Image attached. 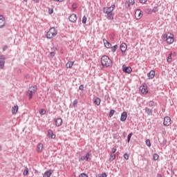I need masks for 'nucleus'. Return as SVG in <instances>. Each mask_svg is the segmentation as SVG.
I'll return each instance as SVG.
<instances>
[{"instance_id": "nucleus-1", "label": "nucleus", "mask_w": 177, "mask_h": 177, "mask_svg": "<svg viewBox=\"0 0 177 177\" xmlns=\"http://www.w3.org/2000/svg\"><path fill=\"white\" fill-rule=\"evenodd\" d=\"M101 64L103 67H111L113 66V61L107 55H104L101 58Z\"/></svg>"}, {"instance_id": "nucleus-2", "label": "nucleus", "mask_w": 177, "mask_h": 177, "mask_svg": "<svg viewBox=\"0 0 177 177\" xmlns=\"http://www.w3.org/2000/svg\"><path fill=\"white\" fill-rule=\"evenodd\" d=\"M56 35H57V30H56L55 27H52L46 32V38L48 39H52V38H53V37H56Z\"/></svg>"}, {"instance_id": "nucleus-3", "label": "nucleus", "mask_w": 177, "mask_h": 177, "mask_svg": "<svg viewBox=\"0 0 177 177\" xmlns=\"http://www.w3.org/2000/svg\"><path fill=\"white\" fill-rule=\"evenodd\" d=\"M31 88H32V90H28L27 91V95L28 96H29L28 97L29 100H31V99H32V96H34L37 91H38V87L37 86V85L31 86L29 87L30 89H31Z\"/></svg>"}, {"instance_id": "nucleus-4", "label": "nucleus", "mask_w": 177, "mask_h": 177, "mask_svg": "<svg viewBox=\"0 0 177 177\" xmlns=\"http://www.w3.org/2000/svg\"><path fill=\"white\" fill-rule=\"evenodd\" d=\"M163 39H165L169 45L174 44V41H175V39H174V35L172 33H169V35H164Z\"/></svg>"}, {"instance_id": "nucleus-5", "label": "nucleus", "mask_w": 177, "mask_h": 177, "mask_svg": "<svg viewBox=\"0 0 177 177\" xmlns=\"http://www.w3.org/2000/svg\"><path fill=\"white\" fill-rule=\"evenodd\" d=\"M106 7H104L102 8L103 10V13H105L106 15H107L106 16V19L108 20H114V17L113 16V10H106Z\"/></svg>"}, {"instance_id": "nucleus-6", "label": "nucleus", "mask_w": 177, "mask_h": 177, "mask_svg": "<svg viewBox=\"0 0 177 177\" xmlns=\"http://www.w3.org/2000/svg\"><path fill=\"white\" fill-rule=\"evenodd\" d=\"M140 91H141V93L143 95H147L149 93V90H147V85L144 84L140 86Z\"/></svg>"}, {"instance_id": "nucleus-7", "label": "nucleus", "mask_w": 177, "mask_h": 177, "mask_svg": "<svg viewBox=\"0 0 177 177\" xmlns=\"http://www.w3.org/2000/svg\"><path fill=\"white\" fill-rule=\"evenodd\" d=\"M163 125L165 127H169L171 125V118L169 116H165L164 118Z\"/></svg>"}, {"instance_id": "nucleus-8", "label": "nucleus", "mask_w": 177, "mask_h": 177, "mask_svg": "<svg viewBox=\"0 0 177 177\" xmlns=\"http://www.w3.org/2000/svg\"><path fill=\"white\" fill-rule=\"evenodd\" d=\"M91 153H86V156H83L79 158V161H89L91 160Z\"/></svg>"}, {"instance_id": "nucleus-9", "label": "nucleus", "mask_w": 177, "mask_h": 177, "mask_svg": "<svg viewBox=\"0 0 177 177\" xmlns=\"http://www.w3.org/2000/svg\"><path fill=\"white\" fill-rule=\"evenodd\" d=\"M6 26V19L3 15H0V28H3Z\"/></svg>"}, {"instance_id": "nucleus-10", "label": "nucleus", "mask_w": 177, "mask_h": 177, "mask_svg": "<svg viewBox=\"0 0 177 177\" xmlns=\"http://www.w3.org/2000/svg\"><path fill=\"white\" fill-rule=\"evenodd\" d=\"M122 71L123 73H126V74H131V73H132V68L131 66L123 65Z\"/></svg>"}, {"instance_id": "nucleus-11", "label": "nucleus", "mask_w": 177, "mask_h": 177, "mask_svg": "<svg viewBox=\"0 0 177 177\" xmlns=\"http://www.w3.org/2000/svg\"><path fill=\"white\" fill-rule=\"evenodd\" d=\"M5 60L6 57L3 55H0V68H3L5 67Z\"/></svg>"}, {"instance_id": "nucleus-12", "label": "nucleus", "mask_w": 177, "mask_h": 177, "mask_svg": "<svg viewBox=\"0 0 177 177\" xmlns=\"http://www.w3.org/2000/svg\"><path fill=\"white\" fill-rule=\"evenodd\" d=\"M47 136L49 139H56V134L53 133L52 129H48L47 131Z\"/></svg>"}, {"instance_id": "nucleus-13", "label": "nucleus", "mask_w": 177, "mask_h": 177, "mask_svg": "<svg viewBox=\"0 0 177 177\" xmlns=\"http://www.w3.org/2000/svg\"><path fill=\"white\" fill-rule=\"evenodd\" d=\"M55 127H62L63 124V119L62 118H55Z\"/></svg>"}, {"instance_id": "nucleus-14", "label": "nucleus", "mask_w": 177, "mask_h": 177, "mask_svg": "<svg viewBox=\"0 0 177 177\" xmlns=\"http://www.w3.org/2000/svg\"><path fill=\"white\" fill-rule=\"evenodd\" d=\"M147 77H148V80H153V78H154V77H156V71L154 70L150 71L147 73Z\"/></svg>"}, {"instance_id": "nucleus-15", "label": "nucleus", "mask_w": 177, "mask_h": 177, "mask_svg": "<svg viewBox=\"0 0 177 177\" xmlns=\"http://www.w3.org/2000/svg\"><path fill=\"white\" fill-rule=\"evenodd\" d=\"M68 20L71 23H75L77 21V15L71 14L68 17Z\"/></svg>"}, {"instance_id": "nucleus-16", "label": "nucleus", "mask_w": 177, "mask_h": 177, "mask_svg": "<svg viewBox=\"0 0 177 177\" xmlns=\"http://www.w3.org/2000/svg\"><path fill=\"white\" fill-rule=\"evenodd\" d=\"M93 102L94 104H95L96 106H100L102 100H100V98L98 97H94L93 98Z\"/></svg>"}, {"instance_id": "nucleus-17", "label": "nucleus", "mask_w": 177, "mask_h": 177, "mask_svg": "<svg viewBox=\"0 0 177 177\" xmlns=\"http://www.w3.org/2000/svg\"><path fill=\"white\" fill-rule=\"evenodd\" d=\"M127 116L128 113H127V111H124L123 113H122L120 116V121H122V122H124V121L127 120Z\"/></svg>"}, {"instance_id": "nucleus-18", "label": "nucleus", "mask_w": 177, "mask_h": 177, "mask_svg": "<svg viewBox=\"0 0 177 177\" xmlns=\"http://www.w3.org/2000/svg\"><path fill=\"white\" fill-rule=\"evenodd\" d=\"M127 44L122 43V44H120V50L121 52H122V53H125V52H127Z\"/></svg>"}, {"instance_id": "nucleus-19", "label": "nucleus", "mask_w": 177, "mask_h": 177, "mask_svg": "<svg viewBox=\"0 0 177 177\" xmlns=\"http://www.w3.org/2000/svg\"><path fill=\"white\" fill-rule=\"evenodd\" d=\"M103 42L105 48H107V49H110V48H111V43L109 41H107L106 39H103Z\"/></svg>"}, {"instance_id": "nucleus-20", "label": "nucleus", "mask_w": 177, "mask_h": 177, "mask_svg": "<svg viewBox=\"0 0 177 177\" xmlns=\"http://www.w3.org/2000/svg\"><path fill=\"white\" fill-rule=\"evenodd\" d=\"M53 172V171L51 169L47 170L43 174V177H50Z\"/></svg>"}, {"instance_id": "nucleus-21", "label": "nucleus", "mask_w": 177, "mask_h": 177, "mask_svg": "<svg viewBox=\"0 0 177 177\" xmlns=\"http://www.w3.org/2000/svg\"><path fill=\"white\" fill-rule=\"evenodd\" d=\"M131 5H135V0H129V1L125 2V6L127 8H129Z\"/></svg>"}, {"instance_id": "nucleus-22", "label": "nucleus", "mask_w": 177, "mask_h": 177, "mask_svg": "<svg viewBox=\"0 0 177 177\" xmlns=\"http://www.w3.org/2000/svg\"><path fill=\"white\" fill-rule=\"evenodd\" d=\"M17 111H19V106L15 105L12 109V114H17Z\"/></svg>"}, {"instance_id": "nucleus-23", "label": "nucleus", "mask_w": 177, "mask_h": 177, "mask_svg": "<svg viewBox=\"0 0 177 177\" xmlns=\"http://www.w3.org/2000/svg\"><path fill=\"white\" fill-rule=\"evenodd\" d=\"M145 113L147 115H151L153 114V109H149L148 107L145 108Z\"/></svg>"}, {"instance_id": "nucleus-24", "label": "nucleus", "mask_w": 177, "mask_h": 177, "mask_svg": "<svg viewBox=\"0 0 177 177\" xmlns=\"http://www.w3.org/2000/svg\"><path fill=\"white\" fill-rule=\"evenodd\" d=\"M73 64H74V62L68 61L66 64V68H71Z\"/></svg>"}, {"instance_id": "nucleus-25", "label": "nucleus", "mask_w": 177, "mask_h": 177, "mask_svg": "<svg viewBox=\"0 0 177 177\" xmlns=\"http://www.w3.org/2000/svg\"><path fill=\"white\" fill-rule=\"evenodd\" d=\"M37 152L41 153L42 151V149H44V145L41 143L37 145Z\"/></svg>"}, {"instance_id": "nucleus-26", "label": "nucleus", "mask_w": 177, "mask_h": 177, "mask_svg": "<svg viewBox=\"0 0 177 177\" xmlns=\"http://www.w3.org/2000/svg\"><path fill=\"white\" fill-rule=\"evenodd\" d=\"M167 63H172V53H170L167 57Z\"/></svg>"}, {"instance_id": "nucleus-27", "label": "nucleus", "mask_w": 177, "mask_h": 177, "mask_svg": "<svg viewBox=\"0 0 177 177\" xmlns=\"http://www.w3.org/2000/svg\"><path fill=\"white\" fill-rule=\"evenodd\" d=\"M115 9V4H113L110 7H106V10H112V12H113Z\"/></svg>"}, {"instance_id": "nucleus-28", "label": "nucleus", "mask_w": 177, "mask_h": 177, "mask_svg": "<svg viewBox=\"0 0 177 177\" xmlns=\"http://www.w3.org/2000/svg\"><path fill=\"white\" fill-rule=\"evenodd\" d=\"M133 135V133H130L127 136V143H129L131 142V138H132Z\"/></svg>"}, {"instance_id": "nucleus-29", "label": "nucleus", "mask_w": 177, "mask_h": 177, "mask_svg": "<svg viewBox=\"0 0 177 177\" xmlns=\"http://www.w3.org/2000/svg\"><path fill=\"white\" fill-rule=\"evenodd\" d=\"M137 12H139L138 19H142V17H143V12H142V10H140V9H138Z\"/></svg>"}, {"instance_id": "nucleus-30", "label": "nucleus", "mask_w": 177, "mask_h": 177, "mask_svg": "<svg viewBox=\"0 0 177 177\" xmlns=\"http://www.w3.org/2000/svg\"><path fill=\"white\" fill-rule=\"evenodd\" d=\"M24 176H27L28 175V167H25V169L23 173Z\"/></svg>"}, {"instance_id": "nucleus-31", "label": "nucleus", "mask_w": 177, "mask_h": 177, "mask_svg": "<svg viewBox=\"0 0 177 177\" xmlns=\"http://www.w3.org/2000/svg\"><path fill=\"white\" fill-rule=\"evenodd\" d=\"M109 160L110 161H114V160H115V154L111 153Z\"/></svg>"}, {"instance_id": "nucleus-32", "label": "nucleus", "mask_w": 177, "mask_h": 177, "mask_svg": "<svg viewBox=\"0 0 177 177\" xmlns=\"http://www.w3.org/2000/svg\"><path fill=\"white\" fill-rule=\"evenodd\" d=\"M114 113H115V111L114 109H111L109 111V117H110L111 118V117H113V115H114Z\"/></svg>"}, {"instance_id": "nucleus-33", "label": "nucleus", "mask_w": 177, "mask_h": 177, "mask_svg": "<svg viewBox=\"0 0 177 177\" xmlns=\"http://www.w3.org/2000/svg\"><path fill=\"white\" fill-rule=\"evenodd\" d=\"M148 105H149V107H153V106H156V102L151 100L148 102Z\"/></svg>"}, {"instance_id": "nucleus-34", "label": "nucleus", "mask_w": 177, "mask_h": 177, "mask_svg": "<svg viewBox=\"0 0 177 177\" xmlns=\"http://www.w3.org/2000/svg\"><path fill=\"white\" fill-rule=\"evenodd\" d=\"M158 158H160V156H158V154L154 153V154L153 155V159L155 161H157V160H158Z\"/></svg>"}, {"instance_id": "nucleus-35", "label": "nucleus", "mask_w": 177, "mask_h": 177, "mask_svg": "<svg viewBox=\"0 0 177 177\" xmlns=\"http://www.w3.org/2000/svg\"><path fill=\"white\" fill-rule=\"evenodd\" d=\"M117 48H118V46L117 44H115V46H113L112 47L111 49V52H113L114 53V52H115L117 50Z\"/></svg>"}, {"instance_id": "nucleus-36", "label": "nucleus", "mask_w": 177, "mask_h": 177, "mask_svg": "<svg viewBox=\"0 0 177 177\" xmlns=\"http://www.w3.org/2000/svg\"><path fill=\"white\" fill-rule=\"evenodd\" d=\"M104 100H105L106 102H108V103H110V96L108 95H106L104 96Z\"/></svg>"}, {"instance_id": "nucleus-37", "label": "nucleus", "mask_w": 177, "mask_h": 177, "mask_svg": "<svg viewBox=\"0 0 177 177\" xmlns=\"http://www.w3.org/2000/svg\"><path fill=\"white\" fill-rule=\"evenodd\" d=\"M145 142L147 146H148V147H151V143L150 142V139L146 140Z\"/></svg>"}, {"instance_id": "nucleus-38", "label": "nucleus", "mask_w": 177, "mask_h": 177, "mask_svg": "<svg viewBox=\"0 0 177 177\" xmlns=\"http://www.w3.org/2000/svg\"><path fill=\"white\" fill-rule=\"evenodd\" d=\"M86 20H88V19L86 18V16H84L83 17H82V24H86Z\"/></svg>"}, {"instance_id": "nucleus-39", "label": "nucleus", "mask_w": 177, "mask_h": 177, "mask_svg": "<svg viewBox=\"0 0 177 177\" xmlns=\"http://www.w3.org/2000/svg\"><path fill=\"white\" fill-rule=\"evenodd\" d=\"M156 12H158V7L155 6V7L152 9V12L156 13Z\"/></svg>"}, {"instance_id": "nucleus-40", "label": "nucleus", "mask_w": 177, "mask_h": 177, "mask_svg": "<svg viewBox=\"0 0 177 177\" xmlns=\"http://www.w3.org/2000/svg\"><path fill=\"white\" fill-rule=\"evenodd\" d=\"M123 157L124 160H129V155L127 153H124Z\"/></svg>"}, {"instance_id": "nucleus-41", "label": "nucleus", "mask_w": 177, "mask_h": 177, "mask_svg": "<svg viewBox=\"0 0 177 177\" xmlns=\"http://www.w3.org/2000/svg\"><path fill=\"white\" fill-rule=\"evenodd\" d=\"M77 6L76 3H73L72 4V9H73V10H75V9H77Z\"/></svg>"}, {"instance_id": "nucleus-42", "label": "nucleus", "mask_w": 177, "mask_h": 177, "mask_svg": "<svg viewBox=\"0 0 177 177\" xmlns=\"http://www.w3.org/2000/svg\"><path fill=\"white\" fill-rule=\"evenodd\" d=\"M77 104H78V100H75L73 102V107H75V106H77Z\"/></svg>"}, {"instance_id": "nucleus-43", "label": "nucleus", "mask_w": 177, "mask_h": 177, "mask_svg": "<svg viewBox=\"0 0 177 177\" xmlns=\"http://www.w3.org/2000/svg\"><path fill=\"white\" fill-rule=\"evenodd\" d=\"M39 113L41 115H45V114H46V111H45L44 109H41Z\"/></svg>"}, {"instance_id": "nucleus-44", "label": "nucleus", "mask_w": 177, "mask_h": 177, "mask_svg": "<svg viewBox=\"0 0 177 177\" xmlns=\"http://www.w3.org/2000/svg\"><path fill=\"white\" fill-rule=\"evenodd\" d=\"M79 177H88V174L85 173H82L80 174Z\"/></svg>"}, {"instance_id": "nucleus-45", "label": "nucleus", "mask_w": 177, "mask_h": 177, "mask_svg": "<svg viewBox=\"0 0 177 177\" xmlns=\"http://www.w3.org/2000/svg\"><path fill=\"white\" fill-rule=\"evenodd\" d=\"M147 12H148L149 15H151V13L153 12V10L151 8H148L147 10Z\"/></svg>"}, {"instance_id": "nucleus-46", "label": "nucleus", "mask_w": 177, "mask_h": 177, "mask_svg": "<svg viewBox=\"0 0 177 177\" xmlns=\"http://www.w3.org/2000/svg\"><path fill=\"white\" fill-rule=\"evenodd\" d=\"M112 154H114V153H115L117 151V148H115V147L112 148Z\"/></svg>"}, {"instance_id": "nucleus-47", "label": "nucleus", "mask_w": 177, "mask_h": 177, "mask_svg": "<svg viewBox=\"0 0 177 177\" xmlns=\"http://www.w3.org/2000/svg\"><path fill=\"white\" fill-rule=\"evenodd\" d=\"M55 55H56V53L55 52L50 53V57H55Z\"/></svg>"}, {"instance_id": "nucleus-48", "label": "nucleus", "mask_w": 177, "mask_h": 177, "mask_svg": "<svg viewBox=\"0 0 177 177\" xmlns=\"http://www.w3.org/2000/svg\"><path fill=\"white\" fill-rule=\"evenodd\" d=\"M79 89H80V91H84V84H81V85L79 86Z\"/></svg>"}, {"instance_id": "nucleus-49", "label": "nucleus", "mask_w": 177, "mask_h": 177, "mask_svg": "<svg viewBox=\"0 0 177 177\" xmlns=\"http://www.w3.org/2000/svg\"><path fill=\"white\" fill-rule=\"evenodd\" d=\"M8 49V45H6L3 47V52H5Z\"/></svg>"}, {"instance_id": "nucleus-50", "label": "nucleus", "mask_w": 177, "mask_h": 177, "mask_svg": "<svg viewBox=\"0 0 177 177\" xmlns=\"http://www.w3.org/2000/svg\"><path fill=\"white\" fill-rule=\"evenodd\" d=\"M147 2V0H140V3H146Z\"/></svg>"}, {"instance_id": "nucleus-51", "label": "nucleus", "mask_w": 177, "mask_h": 177, "mask_svg": "<svg viewBox=\"0 0 177 177\" xmlns=\"http://www.w3.org/2000/svg\"><path fill=\"white\" fill-rule=\"evenodd\" d=\"M162 145H163V146L167 145V140L166 139L163 140Z\"/></svg>"}, {"instance_id": "nucleus-52", "label": "nucleus", "mask_w": 177, "mask_h": 177, "mask_svg": "<svg viewBox=\"0 0 177 177\" xmlns=\"http://www.w3.org/2000/svg\"><path fill=\"white\" fill-rule=\"evenodd\" d=\"M48 13H49L50 15H52V13H53V9L51 8L50 10H48Z\"/></svg>"}, {"instance_id": "nucleus-53", "label": "nucleus", "mask_w": 177, "mask_h": 177, "mask_svg": "<svg viewBox=\"0 0 177 177\" xmlns=\"http://www.w3.org/2000/svg\"><path fill=\"white\" fill-rule=\"evenodd\" d=\"M55 2H63L64 0H54Z\"/></svg>"}, {"instance_id": "nucleus-54", "label": "nucleus", "mask_w": 177, "mask_h": 177, "mask_svg": "<svg viewBox=\"0 0 177 177\" xmlns=\"http://www.w3.org/2000/svg\"><path fill=\"white\" fill-rule=\"evenodd\" d=\"M25 78H30V75H26Z\"/></svg>"}, {"instance_id": "nucleus-55", "label": "nucleus", "mask_w": 177, "mask_h": 177, "mask_svg": "<svg viewBox=\"0 0 177 177\" xmlns=\"http://www.w3.org/2000/svg\"><path fill=\"white\" fill-rule=\"evenodd\" d=\"M34 2H35L36 3H38L39 2V0H33Z\"/></svg>"}, {"instance_id": "nucleus-56", "label": "nucleus", "mask_w": 177, "mask_h": 177, "mask_svg": "<svg viewBox=\"0 0 177 177\" xmlns=\"http://www.w3.org/2000/svg\"><path fill=\"white\" fill-rule=\"evenodd\" d=\"M113 125H114V127H118V124H117V123H114V124H113Z\"/></svg>"}, {"instance_id": "nucleus-57", "label": "nucleus", "mask_w": 177, "mask_h": 177, "mask_svg": "<svg viewBox=\"0 0 177 177\" xmlns=\"http://www.w3.org/2000/svg\"><path fill=\"white\" fill-rule=\"evenodd\" d=\"M157 177H162V176L161 174H157Z\"/></svg>"}, {"instance_id": "nucleus-58", "label": "nucleus", "mask_w": 177, "mask_h": 177, "mask_svg": "<svg viewBox=\"0 0 177 177\" xmlns=\"http://www.w3.org/2000/svg\"><path fill=\"white\" fill-rule=\"evenodd\" d=\"M162 113H165V109H162Z\"/></svg>"}, {"instance_id": "nucleus-59", "label": "nucleus", "mask_w": 177, "mask_h": 177, "mask_svg": "<svg viewBox=\"0 0 177 177\" xmlns=\"http://www.w3.org/2000/svg\"><path fill=\"white\" fill-rule=\"evenodd\" d=\"M54 50H57V48L54 47Z\"/></svg>"}, {"instance_id": "nucleus-60", "label": "nucleus", "mask_w": 177, "mask_h": 177, "mask_svg": "<svg viewBox=\"0 0 177 177\" xmlns=\"http://www.w3.org/2000/svg\"><path fill=\"white\" fill-rule=\"evenodd\" d=\"M2 150V147L0 145V151Z\"/></svg>"}, {"instance_id": "nucleus-61", "label": "nucleus", "mask_w": 177, "mask_h": 177, "mask_svg": "<svg viewBox=\"0 0 177 177\" xmlns=\"http://www.w3.org/2000/svg\"><path fill=\"white\" fill-rule=\"evenodd\" d=\"M24 2H27V0H24Z\"/></svg>"}, {"instance_id": "nucleus-62", "label": "nucleus", "mask_w": 177, "mask_h": 177, "mask_svg": "<svg viewBox=\"0 0 177 177\" xmlns=\"http://www.w3.org/2000/svg\"><path fill=\"white\" fill-rule=\"evenodd\" d=\"M106 10H108V12H110V10H107V9H106Z\"/></svg>"}]
</instances>
